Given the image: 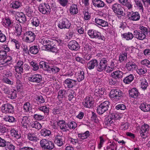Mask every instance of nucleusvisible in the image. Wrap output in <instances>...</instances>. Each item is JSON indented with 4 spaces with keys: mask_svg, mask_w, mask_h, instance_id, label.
I'll return each instance as SVG.
<instances>
[{
    "mask_svg": "<svg viewBox=\"0 0 150 150\" xmlns=\"http://www.w3.org/2000/svg\"><path fill=\"white\" fill-rule=\"evenodd\" d=\"M92 2L95 6L98 8L103 7L105 6L104 2L101 0H92Z\"/></svg>",
    "mask_w": 150,
    "mask_h": 150,
    "instance_id": "nucleus-22",
    "label": "nucleus"
},
{
    "mask_svg": "<svg viewBox=\"0 0 150 150\" xmlns=\"http://www.w3.org/2000/svg\"><path fill=\"white\" fill-rule=\"evenodd\" d=\"M127 54L126 53H121L119 57V61L122 62L124 61L127 60Z\"/></svg>",
    "mask_w": 150,
    "mask_h": 150,
    "instance_id": "nucleus-48",
    "label": "nucleus"
},
{
    "mask_svg": "<svg viewBox=\"0 0 150 150\" xmlns=\"http://www.w3.org/2000/svg\"><path fill=\"white\" fill-rule=\"evenodd\" d=\"M6 146V150H14L15 149L14 146L9 142H7Z\"/></svg>",
    "mask_w": 150,
    "mask_h": 150,
    "instance_id": "nucleus-52",
    "label": "nucleus"
},
{
    "mask_svg": "<svg viewBox=\"0 0 150 150\" xmlns=\"http://www.w3.org/2000/svg\"><path fill=\"white\" fill-rule=\"evenodd\" d=\"M21 5V3L18 1H15L13 2L10 5V6L13 9H17Z\"/></svg>",
    "mask_w": 150,
    "mask_h": 150,
    "instance_id": "nucleus-42",
    "label": "nucleus"
},
{
    "mask_svg": "<svg viewBox=\"0 0 150 150\" xmlns=\"http://www.w3.org/2000/svg\"><path fill=\"white\" fill-rule=\"evenodd\" d=\"M66 91L64 90H60L58 93V99L62 98L65 96V94Z\"/></svg>",
    "mask_w": 150,
    "mask_h": 150,
    "instance_id": "nucleus-57",
    "label": "nucleus"
},
{
    "mask_svg": "<svg viewBox=\"0 0 150 150\" xmlns=\"http://www.w3.org/2000/svg\"><path fill=\"white\" fill-rule=\"evenodd\" d=\"M6 40V35L3 34L1 31L0 30V42H5Z\"/></svg>",
    "mask_w": 150,
    "mask_h": 150,
    "instance_id": "nucleus-60",
    "label": "nucleus"
},
{
    "mask_svg": "<svg viewBox=\"0 0 150 150\" xmlns=\"http://www.w3.org/2000/svg\"><path fill=\"white\" fill-rule=\"evenodd\" d=\"M142 64L145 65L148 67H150V62L148 59H145L141 62Z\"/></svg>",
    "mask_w": 150,
    "mask_h": 150,
    "instance_id": "nucleus-64",
    "label": "nucleus"
},
{
    "mask_svg": "<svg viewBox=\"0 0 150 150\" xmlns=\"http://www.w3.org/2000/svg\"><path fill=\"white\" fill-rule=\"evenodd\" d=\"M49 66V64L48 63L44 61H41L40 62V67L43 68L44 70L47 71Z\"/></svg>",
    "mask_w": 150,
    "mask_h": 150,
    "instance_id": "nucleus-41",
    "label": "nucleus"
},
{
    "mask_svg": "<svg viewBox=\"0 0 150 150\" xmlns=\"http://www.w3.org/2000/svg\"><path fill=\"white\" fill-rule=\"evenodd\" d=\"M97 60L96 59L90 61L87 64V68L89 69H93L96 66L97 67Z\"/></svg>",
    "mask_w": 150,
    "mask_h": 150,
    "instance_id": "nucleus-21",
    "label": "nucleus"
},
{
    "mask_svg": "<svg viewBox=\"0 0 150 150\" xmlns=\"http://www.w3.org/2000/svg\"><path fill=\"white\" fill-rule=\"evenodd\" d=\"M18 18H16V20L20 23H23L26 21V18L25 15L22 12L19 13L17 15Z\"/></svg>",
    "mask_w": 150,
    "mask_h": 150,
    "instance_id": "nucleus-25",
    "label": "nucleus"
},
{
    "mask_svg": "<svg viewBox=\"0 0 150 150\" xmlns=\"http://www.w3.org/2000/svg\"><path fill=\"white\" fill-rule=\"evenodd\" d=\"M129 18L131 20L136 21L139 20L140 18V16L138 12H135L132 13Z\"/></svg>",
    "mask_w": 150,
    "mask_h": 150,
    "instance_id": "nucleus-30",
    "label": "nucleus"
},
{
    "mask_svg": "<svg viewBox=\"0 0 150 150\" xmlns=\"http://www.w3.org/2000/svg\"><path fill=\"white\" fill-rule=\"evenodd\" d=\"M139 108L144 112L150 111V105H146L145 103H142L139 106Z\"/></svg>",
    "mask_w": 150,
    "mask_h": 150,
    "instance_id": "nucleus-24",
    "label": "nucleus"
},
{
    "mask_svg": "<svg viewBox=\"0 0 150 150\" xmlns=\"http://www.w3.org/2000/svg\"><path fill=\"white\" fill-rule=\"evenodd\" d=\"M70 12L72 14H75L78 13L77 6L75 4H73L70 7Z\"/></svg>",
    "mask_w": 150,
    "mask_h": 150,
    "instance_id": "nucleus-26",
    "label": "nucleus"
},
{
    "mask_svg": "<svg viewBox=\"0 0 150 150\" xmlns=\"http://www.w3.org/2000/svg\"><path fill=\"white\" fill-rule=\"evenodd\" d=\"M62 107L57 106L54 108L53 110V113L54 114H57L62 112Z\"/></svg>",
    "mask_w": 150,
    "mask_h": 150,
    "instance_id": "nucleus-53",
    "label": "nucleus"
},
{
    "mask_svg": "<svg viewBox=\"0 0 150 150\" xmlns=\"http://www.w3.org/2000/svg\"><path fill=\"white\" fill-rule=\"evenodd\" d=\"M41 147L44 150H51L54 147V144L52 141L46 139H42L40 142Z\"/></svg>",
    "mask_w": 150,
    "mask_h": 150,
    "instance_id": "nucleus-1",
    "label": "nucleus"
},
{
    "mask_svg": "<svg viewBox=\"0 0 150 150\" xmlns=\"http://www.w3.org/2000/svg\"><path fill=\"white\" fill-rule=\"evenodd\" d=\"M40 133L41 136L45 137L49 136L51 133L50 130L46 128L42 129L40 131Z\"/></svg>",
    "mask_w": 150,
    "mask_h": 150,
    "instance_id": "nucleus-28",
    "label": "nucleus"
},
{
    "mask_svg": "<svg viewBox=\"0 0 150 150\" xmlns=\"http://www.w3.org/2000/svg\"><path fill=\"white\" fill-rule=\"evenodd\" d=\"M76 81L71 79H68L64 81L65 85L68 88H72L76 85Z\"/></svg>",
    "mask_w": 150,
    "mask_h": 150,
    "instance_id": "nucleus-16",
    "label": "nucleus"
},
{
    "mask_svg": "<svg viewBox=\"0 0 150 150\" xmlns=\"http://www.w3.org/2000/svg\"><path fill=\"white\" fill-rule=\"evenodd\" d=\"M134 35L135 37L137 39L142 40L146 38V36L144 33L140 31L136 30L134 32Z\"/></svg>",
    "mask_w": 150,
    "mask_h": 150,
    "instance_id": "nucleus-17",
    "label": "nucleus"
},
{
    "mask_svg": "<svg viewBox=\"0 0 150 150\" xmlns=\"http://www.w3.org/2000/svg\"><path fill=\"white\" fill-rule=\"evenodd\" d=\"M47 47L53 52H55L57 51L56 45L53 44V42H52V44L48 45V46H47Z\"/></svg>",
    "mask_w": 150,
    "mask_h": 150,
    "instance_id": "nucleus-54",
    "label": "nucleus"
},
{
    "mask_svg": "<svg viewBox=\"0 0 150 150\" xmlns=\"http://www.w3.org/2000/svg\"><path fill=\"white\" fill-rule=\"evenodd\" d=\"M28 139L31 141L37 142L38 140L37 137L34 133H28Z\"/></svg>",
    "mask_w": 150,
    "mask_h": 150,
    "instance_id": "nucleus-45",
    "label": "nucleus"
},
{
    "mask_svg": "<svg viewBox=\"0 0 150 150\" xmlns=\"http://www.w3.org/2000/svg\"><path fill=\"white\" fill-rule=\"evenodd\" d=\"M29 51L31 53L33 54H36L38 52V47L37 46H31L30 47Z\"/></svg>",
    "mask_w": 150,
    "mask_h": 150,
    "instance_id": "nucleus-38",
    "label": "nucleus"
},
{
    "mask_svg": "<svg viewBox=\"0 0 150 150\" xmlns=\"http://www.w3.org/2000/svg\"><path fill=\"white\" fill-rule=\"evenodd\" d=\"M141 88L144 89H146L148 86V83L147 82L146 80L144 78H143L141 79Z\"/></svg>",
    "mask_w": 150,
    "mask_h": 150,
    "instance_id": "nucleus-44",
    "label": "nucleus"
},
{
    "mask_svg": "<svg viewBox=\"0 0 150 150\" xmlns=\"http://www.w3.org/2000/svg\"><path fill=\"white\" fill-rule=\"evenodd\" d=\"M31 126L33 128L39 130L41 129L42 126L41 124L37 121H33L30 123Z\"/></svg>",
    "mask_w": 150,
    "mask_h": 150,
    "instance_id": "nucleus-35",
    "label": "nucleus"
},
{
    "mask_svg": "<svg viewBox=\"0 0 150 150\" xmlns=\"http://www.w3.org/2000/svg\"><path fill=\"white\" fill-rule=\"evenodd\" d=\"M26 36L25 41L29 43L33 42L35 38V34L31 31H27L25 33Z\"/></svg>",
    "mask_w": 150,
    "mask_h": 150,
    "instance_id": "nucleus-11",
    "label": "nucleus"
},
{
    "mask_svg": "<svg viewBox=\"0 0 150 150\" xmlns=\"http://www.w3.org/2000/svg\"><path fill=\"white\" fill-rule=\"evenodd\" d=\"M122 36L127 40H132L133 38V34L132 33L129 32L124 33Z\"/></svg>",
    "mask_w": 150,
    "mask_h": 150,
    "instance_id": "nucleus-43",
    "label": "nucleus"
},
{
    "mask_svg": "<svg viewBox=\"0 0 150 150\" xmlns=\"http://www.w3.org/2000/svg\"><path fill=\"white\" fill-rule=\"evenodd\" d=\"M11 132V135L16 139H18L21 138V134L18 131L15 130H12Z\"/></svg>",
    "mask_w": 150,
    "mask_h": 150,
    "instance_id": "nucleus-37",
    "label": "nucleus"
},
{
    "mask_svg": "<svg viewBox=\"0 0 150 150\" xmlns=\"http://www.w3.org/2000/svg\"><path fill=\"white\" fill-rule=\"evenodd\" d=\"M78 44L75 40L70 41L68 45L69 49L71 50H77L78 49Z\"/></svg>",
    "mask_w": 150,
    "mask_h": 150,
    "instance_id": "nucleus-18",
    "label": "nucleus"
},
{
    "mask_svg": "<svg viewBox=\"0 0 150 150\" xmlns=\"http://www.w3.org/2000/svg\"><path fill=\"white\" fill-rule=\"evenodd\" d=\"M30 118L28 116H24L22 119L21 123L25 126L28 124L30 122Z\"/></svg>",
    "mask_w": 150,
    "mask_h": 150,
    "instance_id": "nucleus-49",
    "label": "nucleus"
},
{
    "mask_svg": "<svg viewBox=\"0 0 150 150\" xmlns=\"http://www.w3.org/2000/svg\"><path fill=\"white\" fill-rule=\"evenodd\" d=\"M67 126L70 129H74L77 126V124L75 122L72 121L68 123Z\"/></svg>",
    "mask_w": 150,
    "mask_h": 150,
    "instance_id": "nucleus-58",
    "label": "nucleus"
},
{
    "mask_svg": "<svg viewBox=\"0 0 150 150\" xmlns=\"http://www.w3.org/2000/svg\"><path fill=\"white\" fill-rule=\"evenodd\" d=\"M111 75L115 79H119L123 77V73L120 71H117L112 73Z\"/></svg>",
    "mask_w": 150,
    "mask_h": 150,
    "instance_id": "nucleus-20",
    "label": "nucleus"
},
{
    "mask_svg": "<svg viewBox=\"0 0 150 150\" xmlns=\"http://www.w3.org/2000/svg\"><path fill=\"white\" fill-rule=\"evenodd\" d=\"M134 79V77L133 75L130 74L125 78L123 80V81L126 84H129Z\"/></svg>",
    "mask_w": 150,
    "mask_h": 150,
    "instance_id": "nucleus-32",
    "label": "nucleus"
},
{
    "mask_svg": "<svg viewBox=\"0 0 150 150\" xmlns=\"http://www.w3.org/2000/svg\"><path fill=\"white\" fill-rule=\"evenodd\" d=\"M84 79V73L83 71H81L77 77V79L78 81L80 82Z\"/></svg>",
    "mask_w": 150,
    "mask_h": 150,
    "instance_id": "nucleus-51",
    "label": "nucleus"
},
{
    "mask_svg": "<svg viewBox=\"0 0 150 150\" xmlns=\"http://www.w3.org/2000/svg\"><path fill=\"white\" fill-rule=\"evenodd\" d=\"M110 105L109 102L105 101L102 103L97 109V112L100 115L103 114L108 109Z\"/></svg>",
    "mask_w": 150,
    "mask_h": 150,
    "instance_id": "nucleus-4",
    "label": "nucleus"
},
{
    "mask_svg": "<svg viewBox=\"0 0 150 150\" xmlns=\"http://www.w3.org/2000/svg\"><path fill=\"white\" fill-rule=\"evenodd\" d=\"M15 28L16 30V33L17 34V36H20L21 35L22 31V28L21 25L19 23L16 24Z\"/></svg>",
    "mask_w": 150,
    "mask_h": 150,
    "instance_id": "nucleus-29",
    "label": "nucleus"
},
{
    "mask_svg": "<svg viewBox=\"0 0 150 150\" xmlns=\"http://www.w3.org/2000/svg\"><path fill=\"white\" fill-rule=\"evenodd\" d=\"M23 108L24 112H28L31 109L30 103L28 102L25 103L23 105Z\"/></svg>",
    "mask_w": 150,
    "mask_h": 150,
    "instance_id": "nucleus-50",
    "label": "nucleus"
},
{
    "mask_svg": "<svg viewBox=\"0 0 150 150\" xmlns=\"http://www.w3.org/2000/svg\"><path fill=\"white\" fill-rule=\"evenodd\" d=\"M39 21L37 18H35L33 19L32 24L33 25L37 27L39 25Z\"/></svg>",
    "mask_w": 150,
    "mask_h": 150,
    "instance_id": "nucleus-62",
    "label": "nucleus"
},
{
    "mask_svg": "<svg viewBox=\"0 0 150 150\" xmlns=\"http://www.w3.org/2000/svg\"><path fill=\"white\" fill-rule=\"evenodd\" d=\"M57 124L59 126L60 129L63 130V131H65L67 127L66 123L65 121L63 120H59L57 122Z\"/></svg>",
    "mask_w": 150,
    "mask_h": 150,
    "instance_id": "nucleus-27",
    "label": "nucleus"
},
{
    "mask_svg": "<svg viewBox=\"0 0 150 150\" xmlns=\"http://www.w3.org/2000/svg\"><path fill=\"white\" fill-rule=\"evenodd\" d=\"M136 5L137 7L143 11L144 8L142 3L140 0H134Z\"/></svg>",
    "mask_w": 150,
    "mask_h": 150,
    "instance_id": "nucleus-46",
    "label": "nucleus"
},
{
    "mask_svg": "<svg viewBox=\"0 0 150 150\" xmlns=\"http://www.w3.org/2000/svg\"><path fill=\"white\" fill-rule=\"evenodd\" d=\"M15 76L16 79V83L18 84H21L23 80L21 73H17L15 74Z\"/></svg>",
    "mask_w": 150,
    "mask_h": 150,
    "instance_id": "nucleus-40",
    "label": "nucleus"
},
{
    "mask_svg": "<svg viewBox=\"0 0 150 150\" xmlns=\"http://www.w3.org/2000/svg\"><path fill=\"white\" fill-rule=\"evenodd\" d=\"M71 25L70 21L66 18H63L59 22L58 27L61 29H69Z\"/></svg>",
    "mask_w": 150,
    "mask_h": 150,
    "instance_id": "nucleus-5",
    "label": "nucleus"
},
{
    "mask_svg": "<svg viewBox=\"0 0 150 150\" xmlns=\"http://www.w3.org/2000/svg\"><path fill=\"white\" fill-rule=\"evenodd\" d=\"M89 132L87 131L84 133L83 134H78V137L80 139H84L87 138L89 136Z\"/></svg>",
    "mask_w": 150,
    "mask_h": 150,
    "instance_id": "nucleus-36",
    "label": "nucleus"
},
{
    "mask_svg": "<svg viewBox=\"0 0 150 150\" xmlns=\"http://www.w3.org/2000/svg\"><path fill=\"white\" fill-rule=\"evenodd\" d=\"M11 59L12 58L11 57H7L6 59H4L3 61L1 62V61L0 62V65H3L1 67L7 65L8 64H10V63L9 62H11Z\"/></svg>",
    "mask_w": 150,
    "mask_h": 150,
    "instance_id": "nucleus-33",
    "label": "nucleus"
},
{
    "mask_svg": "<svg viewBox=\"0 0 150 150\" xmlns=\"http://www.w3.org/2000/svg\"><path fill=\"white\" fill-rule=\"evenodd\" d=\"M108 61L109 59L108 57L101 58L99 61V62H97V70L98 71L101 72L105 70Z\"/></svg>",
    "mask_w": 150,
    "mask_h": 150,
    "instance_id": "nucleus-3",
    "label": "nucleus"
},
{
    "mask_svg": "<svg viewBox=\"0 0 150 150\" xmlns=\"http://www.w3.org/2000/svg\"><path fill=\"white\" fill-rule=\"evenodd\" d=\"M64 139V137L58 135L55 137L54 142L58 146H61L63 144Z\"/></svg>",
    "mask_w": 150,
    "mask_h": 150,
    "instance_id": "nucleus-19",
    "label": "nucleus"
},
{
    "mask_svg": "<svg viewBox=\"0 0 150 150\" xmlns=\"http://www.w3.org/2000/svg\"><path fill=\"white\" fill-rule=\"evenodd\" d=\"M39 109L43 112L44 113H48L49 112V108L46 106H43L39 108Z\"/></svg>",
    "mask_w": 150,
    "mask_h": 150,
    "instance_id": "nucleus-56",
    "label": "nucleus"
},
{
    "mask_svg": "<svg viewBox=\"0 0 150 150\" xmlns=\"http://www.w3.org/2000/svg\"><path fill=\"white\" fill-rule=\"evenodd\" d=\"M7 52L4 51V50H2L0 51V58L6 59L7 58Z\"/></svg>",
    "mask_w": 150,
    "mask_h": 150,
    "instance_id": "nucleus-61",
    "label": "nucleus"
},
{
    "mask_svg": "<svg viewBox=\"0 0 150 150\" xmlns=\"http://www.w3.org/2000/svg\"><path fill=\"white\" fill-rule=\"evenodd\" d=\"M104 93V89L102 88H97L95 91V95L97 96H101Z\"/></svg>",
    "mask_w": 150,
    "mask_h": 150,
    "instance_id": "nucleus-34",
    "label": "nucleus"
},
{
    "mask_svg": "<svg viewBox=\"0 0 150 150\" xmlns=\"http://www.w3.org/2000/svg\"><path fill=\"white\" fill-rule=\"evenodd\" d=\"M42 44L44 46H48V45L52 44L53 40L50 38H46L42 40Z\"/></svg>",
    "mask_w": 150,
    "mask_h": 150,
    "instance_id": "nucleus-47",
    "label": "nucleus"
},
{
    "mask_svg": "<svg viewBox=\"0 0 150 150\" xmlns=\"http://www.w3.org/2000/svg\"><path fill=\"white\" fill-rule=\"evenodd\" d=\"M94 102L89 97H86L84 99L82 103L85 107L90 108L93 105Z\"/></svg>",
    "mask_w": 150,
    "mask_h": 150,
    "instance_id": "nucleus-13",
    "label": "nucleus"
},
{
    "mask_svg": "<svg viewBox=\"0 0 150 150\" xmlns=\"http://www.w3.org/2000/svg\"><path fill=\"white\" fill-rule=\"evenodd\" d=\"M123 93L118 89L112 90L110 93V97L111 98L119 99V98L121 96Z\"/></svg>",
    "mask_w": 150,
    "mask_h": 150,
    "instance_id": "nucleus-9",
    "label": "nucleus"
},
{
    "mask_svg": "<svg viewBox=\"0 0 150 150\" xmlns=\"http://www.w3.org/2000/svg\"><path fill=\"white\" fill-rule=\"evenodd\" d=\"M146 71V70L144 68H141L137 69V72L140 75L144 74Z\"/></svg>",
    "mask_w": 150,
    "mask_h": 150,
    "instance_id": "nucleus-59",
    "label": "nucleus"
},
{
    "mask_svg": "<svg viewBox=\"0 0 150 150\" xmlns=\"http://www.w3.org/2000/svg\"><path fill=\"white\" fill-rule=\"evenodd\" d=\"M28 79L32 82L39 83L42 80V76L39 74H34L29 77Z\"/></svg>",
    "mask_w": 150,
    "mask_h": 150,
    "instance_id": "nucleus-12",
    "label": "nucleus"
},
{
    "mask_svg": "<svg viewBox=\"0 0 150 150\" xmlns=\"http://www.w3.org/2000/svg\"><path fill=\"white\" fill-rule=\"evenodd\" d=\"M139 92L136 88L132 89L129 93V95L132 98H136L138 96Z\"/></svg>",
    "mask_w": 150,
    "mask_h": 150,
    "instance_id": "nucleus-23",
    "label": "nucleus"
},
{
    "mask_svg": "<svg viewBox=\"0 0 150 150\" xmlns=\"http://www.w3.org/2000/svg\"><path fill=\"white\" fill-rule=\"evenodd\" d=\"M87 34L91 38H95L99 40H105V38L101 33L95 30L90 29L88 31Z\"/></svg>",
    "mask_w": 150,
    "mask_h": 150,
    "instance_id": "nucleus-2",
    "label": "nucleus"
},
{
    "mask_svg": "<svg viewBox=\"0 0 150 150\" xmlns=\"http://www.w3.org/2000/svg\"><path fill=\"white\" fill-rule=\"evenodd\" d=\"M38 9L39 11L43 14L49 13L50 11V6L45 3H42L40 4Z\"/></svg>",
    "mask_w": 150,
    "mask_h": 150,
    "instance_id": "nucleus-7",
    "label": "nucleus"
},
{
    "mask_svg": "<svg viewBox=\"0 0 150 150\" xmlns=\"http://www.w3.org/2000/svg\"><path fill=\"white\" fill-rule=\"evenodd\" d=\"M4 120L6 121L12 123L15 121V118L12 116L6 115L3 117Z\"/></svg>",
    "mask_w": 150,
    "mask_h": 150,
    "instance_id": "nucleus-39",
    "label": "nucleus"
},
{
    "mask_svg": "<svg viewBox=\"0 0 150 150\" xmlns=\"http://www.w3.org/2000/svg\"><path fill=\"white\" fill-rule=\"evenodd\" d=\"M59 71V68L56 66H50L49 65L47 71L52 72V73H55L58 72Z\"/></svg>",
    "mask_w": 150,
    "mask_h": 150,
    "instance_id": "nucleus-31",
    "label": "nucleus"
},
{
    "mask_svg": "<svg viewBox=\"0 0 150 150\" xmlns=\"http://www.w3.org/2000/svg\"><path fill=\"white\" fill-rule=\"evenodd\" d=\"M31 65L33 67V69L34 71H36L39 69V66L38 64L32 61L30 62Z\"/></svg>",
    "mask_w": 150,
    "mask_h": 150,
    "instance_id": "nucleus-63",
    "label": "nucleus"
},
{
    "mask_svg": "<svg viewBox=\"0 0 150 150\" xmlns=\"http://www.w3.org/2000/svg\"><path fill=\"white\" fill-rule=\"evenodd\" d=\"M149 129V126L148 125L144 124L142 125L139 131L141 137L144 139L147 137Z\"/></svg>",
    "mask_w": 150,
    "mask_h": 150,
    "instance_id": "nucleus-8",
    "label": "nucleus"
},
{
    "mask_svg": "<svg viewBox=\"0 0 150 150\" xmlns=\"http://www.w3.org/2000/svg\"><path fill=\"white\" fill-rule=\"evenodd\" d=\"M112 9L116 14L121 15L123 13L122 7L120 4H118L115 3L113 4L112 6Z\"/></svg>",
    "mask_w": 150,
    "mask_h": 150,
    "instance_id": "nucleus-10",
    "label": "nucleus"
},
{
    "mask_svg": "<svg viewBox=\"0 0 150 150\" xmlns=\"http://www.w3.org/2000/svg\"><path fill=\"white\" fill-rule=\"evenodd\" d=\"M47 47L53 52H55L57 51L56 45L53 44V42H52V44L48 45V46H47Z\"/></svg>",
    "mask_w": 150,
    "mask_h": 150,
    "instance_id": "nucleus-55",
    "label": "nucleus"
},
{
    "mask_svg": "<svg viewBox=\"0 0 150 150\" xmlns=\"http://www.w3.org/2000/svg\"><path fill=\"white\" fill-rule=\"evenodd\" d=\"M1 108L2 112L4 113H13L14 111V107L9 103L3 105Z\"/></svg>",
    "mask_w": 150,
    "mask_h": 150,
    "instance_id": "nucleus-6",
    "label": "nucleus"
},
{
    "mask_svg": "<svg viewBox=\"0 0 150 150\" xmlns=\"http://www.w3.org/2000/svg\"><path fill=\"white\" fill-rule=\"evenodd\" d=\"M95 22L97 24L103 27H108L109 25L107 21L98 18H95Z\"/></svg>",
    "mask_w": 150,
    "mask_h": 150,
    "instance_id": "nucleus-14",
    "label": "nucleus"
},
{
    "mask_svg": "<svg viewBox=\"0 0 150 150\" xmlns=\"http://www.w3.org/2000/svg\"><path fill=\"white\" fill-rule=\"evenodd\" d=\"M126 67L128 70L132 71L136 69L137 66L134 62L129 61L126 64Z\"/></svg>",
    "mask_w": 150,
    "mask_h": 150,
    "instance_id": "nucleus-15",
    "label": "nucleus"
}]
</instances>
